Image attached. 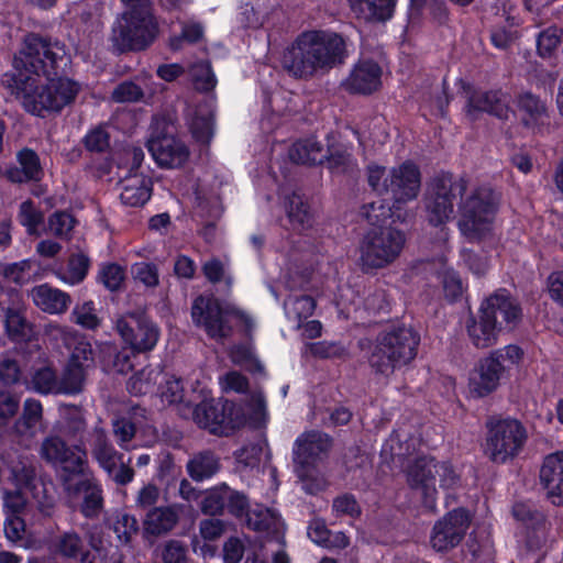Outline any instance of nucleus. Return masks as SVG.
Returning <instances> with one entry per match:
<instances>
[{"label": "nucleus", "mask_w": 563, "mask_h": 563, "mask_svg": "<svg viewBox=\"0 0 563 563\" xmlns=\"http://www.w3.org/2000/svg\"><path fill=\"white\" fill-rule=\"evenodd\" d=\"M186 468L194 481L202 482L218 473L220 460L212 451H201L189 459Z\"/></svg>", "instance_id": "obj_36"}, {"label": "nucleus", "mask_w": 563, "mask_h": 563, "mask_svg": "<svg viewBox=\"0 0 563 563\" xmlns=\"http://www.w3.org/2000/svg\"><path fill=\"white\" fill-rule=\"evenodd\" d=\"M151 197V180L143 175L133 174L121 180L120 199L130 207H142Z\"/></svg>", "instance_id": "obj_29"}, {"label": "nucleus", "mask_w": 563, "mask_h": 563, "mask_svg": "<svg viewBox=\"0 0 563 563\" xmlns=\"http://www.w3.org/2000/svg\"><path fill=\"white\" fill-rule=\"evenodd\" d=\"M405 243L404 232L396 228L371 229L358 244L361 271L369 274L391 265L400 256Z\"/></svg>", "instance_id": "obj_6"}, {"label": "nucleus", "mask_w": 563, "mask_h": 563, "mask_svg": "<svg viewBox=\"0 0 563 563\" xmlns=\"http://www.w3.org/2000/svg\"><path fill=\"white\" fill-rule=\"evenodd\" d=\"M466 331L470 341L477 349H487L498 341L500 330L497 325L479 312L477 318L471 317L466 321Z\"/></svg>", "instance_id": "obj_27"}, {"label": "nucleus", "mask_w": 563, "mask_h": 563, "mask_svg": "<svg viewBox=\"0 0 563 563\" xmlns=\"http://www.w3.org/2000/svg\"><path fill=\"white\" fill-rule=\"evenodd\" d=\"M225 410V405L205 400L195 407L192 416L199 427L216 433L222 426L230 424V422L227 421Z\"/></svg>", "instance_id": "obj_31"}, {"label": "nucleus", "mask_w": 563, "mask_h": 563, "mask_svg": "<svg viewBox=\"0 0 563 563\" xmlns=\"http://www.w3.org/2000/svg\"><path fill=\"white\" fill-rule=\"evenodd\" d=\"M16 159L21 165L20 169L8 170V177L14 183H25L30 180H40L43 176V168L38 155L31 148H22L16 154Z\"/></svg>", "instance_id": "obj_32"}, {"label": "nucleus", "mask_w": 563, "mask_h": 563, "mask_svg": "<svg viewBox=\"0 0 563 563\" xmlns=\"http://www.w3.org/2000/svg\"><path fill=\"white\" fill-rule=\"evenodd\" d=\"M479 312L490 319L501 331L515 329L521 320V308L505 291L492 295L482 303Z\"/></svg>", "instance_id": "obj_18"}, {"label": "nucleus", "mask_w": 563, "mask_h": 563, "mask_svg": "<svg viewBox=\"0 0 563 563\" xmlns=\"http://www.w3.org/2000/svg\"><path fill=\"white\" fill-rule=\"evenodd\" d=\"M518 107L527 114L526 124L543 122L547 117V107L537 96L525 92L519 97Z\"/></svg>", "instance_id": "obj_45"}, {"label": "nucleus", "mask_w": 563, "mask_h": 563, "mask_svg": "<svg viewBox=\"0 0 563 563\" xmlns=\"http://www.w3.org/2000/svg\"><path fill=\"white\" fill-rule=\"evenodd\" d=\"M43 418L42 404L33 398H27L23 404L22 415L15 420L13 429L21 437L32 438Z\"/></svg>", "instance_id": "obj_35"}, {"label": "nucleus", "mask_w": 563, "mask_h": 563, "mask_svg": "<svg viewBox=\"0 0 563 563\" xmlns=\"http://www.w3.org/2000/svg\"><path fill=\"white\" fill-rule=\"evenodd\" d=\"M191 318L197 327L205 329L209 338L223 341L232 334V322L238 319V312L223 307L213 297L199 296L192 302Z\"/></svg>", "instance_id": "obj_13"}, {"label": "nucleus", "mask_w": 563, "mask_h": 563, "mask_svg": "<svg viewBox=\"0 0 563 563\" xmlns=\"http://www.w3.org/2000/svg\"><path fill=\"white\" fill-rule=\"evenodd\" d=\"M68 363L88 372L95 366V355L89 342L80 341L76 344Z\"/></svg>", "instance_id": "obj_61"}, {"label": "nucleus", "mask_w": 563, "mask_h": 563, "mask_svg": "<svg viewBox=\"0 0 563 563\" xmlns=\"http://www.w3.org/2000/svg\"><path fill=\"white\" fill-rule=\"evenodd\" d=\"M419 333L405 325L390 327L367 342V362L375 375L390 377L418 354Z\"/></svg>", "instance_id": "obj_3"}, {"label": "nucleus", "mask_w": 563, "mask_h": 563, "mask_svg": "<svg viewBox=\"0 0 563 563\" xmlns=\"http://www.w3.org/2000/svg\"><path fill=\"white\" fill-rule=\"evenodd\" d=\"M40 456L69 475H84L89 468L88 451L84 443L73 446L59 435L46 437L40 446Z\"/></svg>", "instance_id": "obj_14"}, {"label": "nucleus", "mask_w": 563, "mask_h": 563, "mask_svg": "<svg viewBox=\"0 0 563 563\" xmlns=\"http://www.w3.org/2000/svg\"><path fill=\"white\" fill-rule=\"evenodd\" d=\"M438 462L433 457L417 459L407 470V482L412 489L419 490L424 504L432 507L435 500V474Z\"/></svg>", "instance_id": "obj_19"}, {"label": "nucleus", "mask_w": 563, "mask_h": 563, "mask_svg": "<svg viewBox=\"0 0 563 563\" xmlns=\"http://www.w3.org/2000/svg\"><path fill=\"white\" fill-rule=\"evenodd\" d=\"M563 31L556 26H550L542 31L537 40L538 52L541 56H550L562 41Z\"/></svg>", "instance_id": "obj_59"}, {"label": "nucleus", "mask_w": 563, "mask_h": 563, "mask_svg": "<svg viewBox=\"0 0 563 563\" xmlns=\"http://www.w3.org/2000/svg\"><path fill=\"white\" fill-rule=\"evenodd\" d=\"M18 218L30 235L38 234V227L43 223L44 216L32 200L23 201L20 205Z\"/></svg>", "instance_id": "obj_49"}, {"label": "nucleus", "mask_w": 563, "mask_h": 563, "mask_svg": "<svg viewBox=\"0 0 563 563\" xmlns=\"http://www.w3.org/2000/svg\"><path fill=\"white\" fill-rule=\"evenodd\" d=\"M227 486L211 489L201 500V511L206 515H220L225 507Z\"/></svg>", "instance_id": "obj_62"}, {"label": "nucleus", "mask_w": 563, "mask_h": 563, "mask_svg": "<svg viewBox=\"0 0 563 563\" xmlns=\"http://www.w3.org/2000/svg\"><path fill=\"white\" fill-rule=\"evenodd\" d=\"M413 451V440L406 439L402 441L398 433H393L383 448L384 455H390L391 460L398 459L399 461L409 456Z\"/></svg>", "instance_id": "obj_58"}, {"label": "nucleus", "mask_w": 563, "mask_h": 563, "mask_svg": "<svg viewBox=\"0 0 563 563\" xmlns=\"http://www.w3.org/2000/svg\"><path fill=\"white\" fill-rule=\"evenodd\" d=\"M78 487L84 490L80 511L84 517L93 519L99 517L103 509V490L96 479H84Z\"/></svg>", "instance_id": "obj_38"}, {"label": "nucleus", "mask_w": 563, "mask_h": 563, "mask_svg": "<svg viewBox=\"0 0 563 563\" xmlns=\"http://www.w3.org/2000/svg\"><path fill=\"white\" fill-rule=\"evenodd\" d=\"M327 153L317 140L308 139L296 142L289 151V157L292 162L299 164H321L328 158L331 167L344 165L350 159V155L339 154L328 157Z\"/></svg>", "instance_id": "obj_23"}, {"label": "nucleus", "mask_w": 563, "mask_h": 563, "mask_svg": "<svg viewBox=\"0 0 563 563\" xmlns=\"http://www.w3.org/2000/svg\"><path fill=\"white\" fill-rule=\"evenodd\" d=\"M523 351L515 344L494 350L481 358L468 377V391L475 398H484L500 385L505 372L518 365Z\"/></svg>", "instance_id": "obj_8"}, {"label": "nucleus", "mask_w": 563, "mask_h": 563, "mask_svg": "<svg viewBox=\"0 0 563 563\" xmlns=\"http://www.w3.org/2000/svg\"><path fill=\"white\" fill-rule=\"evenodd\" d=\"M31 297L38 309L51 314L66 312L71 303V298L67 292L53 288L47 284L34 287L31 290Z\"/></svg>", "instance_id": "obj_26"}, {"label": "nucleus", "mask_w": 563, "mask_h": 563, "mask_svg": "<svg viewBox=\"0 0 563 563\" xmlns=\"http://www.w3.org/2000/svg\"><path fill=\"white\" fill-rule=\"evenodd\" d=\"M508 97L499 90L475 91L468 98L467 113L473 115L476 111L487 112L499 119H508L510 109Z\"/></svg>", "instance_id": "obj_25"}, {"label": "nucleus", "mask_w": 563, "mask_h": 563, "mask_svg": "<svg viewBox=\"0 0 563 563\" xmlns=\"http://www.w3.org/2000/svg\"><path fill=\"white\" fill-rule=\"evenodd\" d=\"M159 373L153 368H143L128 380V390L135 395H145L152 391Z\"/></svg>", "instance_id": "obj_51"}, {"label": "nucleus", "mask_w": 563, "mask_h": 563, "mask_svg": "<svg viewBox=\"0 0 563 563\" xmlns=\"http://www.w3.org/2000/svg\"><path fill=\"white\" fill-rule=\"evenodd\" d=\"M73 321L88 330H95L100 325V319L96 313V308L92 301H86L82 305H77L71 311Z\"/></svg>", "instance_id": "obj_57"}, {"label": "nucleus", "mask_w": 563, "mask_h": 563, "mask_svg": "<svg viewBox=\"0 0 563 563\" xmlns=\"http://www.w3.org/2000/svg\"><path fill=\"white\" fill-rule=\"evenodd\" d=\"M178 518V511L174 506L154 507L144 519V530L155 537L162 536L176 526Z\"/></svg>", "instance_id": "obj_33"}, {"label": "nucleus", "mask_w": 563, "mask_h": 563, "mask_svg": "<svg viewBox=\"0 0 563 563\" xmlns=\"http://www.w3.org/2000/svg\"><path fill=\"white\" fill-rule=\"evenodd\" d=\"M115 329L123 342L136 353L153 350L159 338L156 324L141 311L120 316L115 320Z\"/></svg>", "instance_id": "obj_15"}, {"label": "nucleus", "mask_w": 563, "mask_h": 563, "mask_svg": "<svg viewBox=\"0 0 563 563\" xmlns=\"http://www.w3.org/2000/svg\"><path fill=\"white\" fill-rule=\"evenodd\" d=\"M349 56L347 40L328 30L300 33L283 52V69L296 79H311L343 65Z\"/></svg>", "instance_id": "obj_1"}, {"label": "nucleus", "mask_w": 563, "mask_h": 563, "mask_svg": "<svg viewBox=\"0 0 563 563\" xmlns=\"http://www.w3.org/2000/svg\"><path fill=\"white\" fill-rule=\"evenodd\" d=\"M465 189L467 179L464 177H454L452 174L433 177L424 194L428 221L435 227L448 222L453 217L456 198H461Z\"/></svg>", "instance_id": "obj_10"}, {"label": "nucleus", "mask_w": 563, "mask_h": 563, "mask_svg": "<svg viewBox=\"0 0 563 563\" xmlns=\"http://www.w3.org/2000/svg\"><path fill=\"white\" fill-rule=\"evenodd\" d=\"M157 34L152 10L124 11L112 25L110 42L118 53L139 52L148 47Z\"/></svg>", "instance_id": "obj_7"}, {"label": "nucleus", "mask_w": 563, "mask_h": 563, "mask_svg": "<svg viewBox=\"0 0 563 563\" xmlns=\"http://www.w3.org/2000/svg\"><path fill=\"white\" fill-rule=\"evenodd\" d=\"M471 518L464 509H454L438 520L430 536V544L438 552L449 551L461 543Z\"/></svg>", "instance_id": "obj_16"}, {"label": "nucleus", "mask_w": 563, "mask_h": 563, "mask_svg": "<svg viewBox=\"0 0 563 563\" xmlns=\"http://www.w3.org/2000/svg\"><path fill=\"white\" fill-rule=\"evenodd\" d=\"M99 279L106 288L115 291L120 289L125 279V271L118 264L109 263L101 267Z\"/></svg>", "instance_id": "obj_60"}, {"label": "nucleus", "mask_w": 563, "mask_h": 563, "mask_svg": "<svg viewBox=\"0 0 563 563\" xmlns=\"http://www.w3.org/2000/svg\"><path fill=\"white\" fill-rule=\"evenodd\" d=\"M382 67L372 59H362L354 65L342 86L351 93L371 95L382 86Z\"/></svg>", "instance_id": "obj_20"}, {"label": "nucleus", "mask_w": 563, "mask_h": 563, "mask_svg": "<svg viewBox=\"0 0 563 563\" xmlns=\"http://www.w3.org/2000/svg\"><path fill=\"white\" fill-rule=\"evenodd\" d=\"M66 56L65 45L36 33L25 35L22 47L14 56L15 74L11 77H26L35 80L41 76H56Z\"/></svg>", "instance_id": "obj_5"}, {"label": "nucleus", "mask_w": 563, "mask_h": 563, "mask_svg": "<svg viewBox=\"0 0 563 563\" xmlns=\"http://www.w3.org/2000/svg\"><path fill=\"white\" fill-rule=\"evenodd\" d=\"M10 479L18 488H26L42 507L51 508L53 498L46 493L42 483L36 478L35 466L27 460L20 459L10 465Z\"/></svg>", "instance_id": "obj_22"}, {"label": "nucleus", "mask_w": 563, "mask_h": 563, "mask_svg": "<svg viewBox=\"0 0 563 563\" xmlns=\"http://www.w3.org/2000/svg\"><path fill=\"white\" fill-rule=\"evenodd\" d=\"M512 515L516 520L520 521L528 533L531 532L537 543L545 539L547 521L542 512L538 511L530 504L516 503L512 507Z\"/></svg>", "instance_id": "obj_34"}, {"label": "nucleus", "mask_w": 563, "mask_h": 563, "mask_svg": "<svg viewBox=\"0 0 563 563\" xmlns=\"http://www.w3.org/2000/svg\"><path fill=\"white\" fill-rule=\"evenodd\" d=\"M53 552L65 560H79L86 563L89 550L82 537L74 530L58 534L52 543Z\"/></svg>", "instance_id": "obj_28"}, {"label": "nucleus", "mask_w": 563, "mask_h": 563, "mask_svg": "<svg viewBox=\"0 0 563 563\" xmlns=\"http://www.w3.org/2000/svg\"><path fill=\"white\" fill-rule=\"evenodd\" d=\"M421 174L419 168L409 162L391 168L383 183V189L390 194L395 203H407L415 200L420 191Z\"/></svg>", "instance_id": "obj_17"}, {"label": "nucleus", "mask_w": 563, "mask_h": 563, "mask_svg": "<svg viewBox=\"0 0 563 563\" xmlns=\"http://www.w3.org/2000/svg\"><path fill=\"white\" fill-rule=\"evenodd\" d=\"M147 147L155 162L162 167H179L189 157L187 146L181 141L167 134L152 136Z\"/></svg>", "instance_id": "obj_21"}, {"label": "nucleus", "mask_w": 563, "mask_h": 563, "mask_svg": "<svg viewBox=\"0 0 563 563\" xmlns=\"http://www.w3.org/2000/svg\"><path fill=\"white\" fill-rule=\"evenodd\" d=\"M111 431L120 449L130 450V442L136 434V427L126 417H117L111 421Z\"/></svg>", "instance_id": "obj_52"}, {"label": "nucleus", "mask_w": 563, "mask_h": 563, "mask_svg": "<svg viewBox=\"0 0 563 563\" xmlns=\"http://www.w3.org/2000/svg\"><path fill=\"white\" fill-rule=\"evenodd\" d=\"M396 0H349L350 8L358 19L382 22L393 15Z\"/></svg>", "instance_id": "obj_30"}, {"label": "nucleus", "mask_w": 563, "mask_h": 563, "mask_svg": "<svg viewBox=\"0 0 563 563\" xmlns=\"http://www.w3.org/2000/svg\"><path fill=\"white\" fill-rule=\"evenodd\" d=\"M76 220L66 211H56L48 218V231L60 239H69V233L74 229Z\"/></svg>", "instance_id": "obj_56"}, {"label": "nucleus", "mask_w": 563, "mask_h": 563, "mask_svg": "<svg viewBox=\"0 0 563 563\" xmlns=\"http://www.w3.org/2000/svg\"><path fill=\"white\" fill-rule=\"evenodd\" d=\"M112 530L121 543L128 544L139 531L137 520L132 515L119 511L113 517Z\"/></svg>", "instance_id": "obj_47"}, {"label": "nucleus", "mask_w": 563, "mask_h": 563, "mask_svg": "<svg viewBox=\"0 0 563 563\" xmlns=\"http://www.w3.org/2000/svg\"><path fill=\"white\" fill-rule=\"evenodd\" d=\"M203 26L198 22H185L181 26V33L175 35L169 41L173 51L183 48L184 43L194 44L202 40Z\"/></svg>", "instance_id": "obj_55"}, {"label": "nucleus", "mask_w": 563, "mask_h": 563, "mask_svg": "<svg viewBox=\"0 0 563 563\" xmlns=\"http://www.w3.org/2000/svg\"><path fill=\"white\" fill-rule=\"evenodd\" d=\"M144 97L143 88L132 80L120 82L111 92V99L118 103L140 102L144 100Z\"/></svg>", "instance_id": "obj_50"}, {"label": "nucleus", "mask_w": 563, "mask_h": 563, "mask_svg": "<svg viewBox=\"0 0 563 563\" xmlns=\"http://www.w3.org/2000/svg\"><path fill=\"white\" fill-rule=\"evenodd\" d=\"M540 481L553 503L563 498V451L545 456L541 470Z\"/></svg>", "instance_id": "obj_24"}, {"label": "nucleus", "mask_w": 563, "mask_h": 563, "mask_svg": "<svg viewBox=\"0 0 563 563\" xmlns=\"http://www.w3.org/2000/svg\"><path fill=\"white\" fill-rule=\"evenodd\" d=\"M0 310L5 312L4 327L10 340L14 342L27 341L33 335V327L16 309L4 307L0 301Z\"/></svg>", "instance_id": "obj_39"}, {"label": "nucleus", "mask_w": 563, "mask_h": 563, "mask_svg": "<svg viewBox=\"0 0 563 563\" xmlns=\"http://www.w3.org/2000/svg\"><path fill=\"white\" fill-rule=\"evenodd\" d=\"M284 306L288 319L297 321L298 327H301V322L313 313L316 301L310 296H291Z\"/></svg>", "instance_id": "obj_44"}, {"label": "nucleus", "mask_w": 563, "mask_h": 563, "mask_svg": "<svg viewBox=\"0 0 563 563\" xmlns=\"http://www.w3.org/2000/svg\"><path fill=\"white\" fill-rule=\"evenodd\" d=\"M390 207L380 199L366 203L362 208V216L372 225H378L385 222L390 217Z\"/></svg>", "instance_id": "obj_64"}, {"label": "nucleus", "mask_w": 563, "mask_h": 563, "mask_svg": "<svg viewBox=\"0 0 563 563\" xmlns=\"http://www.w3.org/2000/svg\"><path fill=\"white\" fill-rule=\"evenodd\" d=\"M8 87L24 109L44 118L47 113H58L71 104L80 91V85L66 77L47 78L46 85H40L38 78L10 77Z\"/></svg>", "instance_id": "obj_2"}, {"label": "nucleus", "mask_w": 563, "mask_h": 563, "mask_svg": "<svg viewBox=\"0 0 563 563\" xmlns=\"http://www.w3.org/2000/svg\"><path fill=\"white\" fill-rule=\"evenodd\" d=\"M190 131L197 142L201 144H208L213 136L212 113L197 112L190 121Z\"/></svg>", "instance_id": "obj_53"}, {"label": "nucleus", "mask_w": 563, "mask_h": 563, "mask_svg": "<svg viewBox=\"0 0 563 563\" xmlns=\"http://www.w3.org/2000/svg\"><path fill=\"white\" fill-rule=\"evenodd\" d=\"M332 448V439L324 432L310 430L301 433L295 441L292 460L302 489L316 494L323 489L324 481L314 477V465L328 455Z\"/></svg>", "instance_id": "obj_9"}, {"label": "nucleus", "mask_w": 563, "mask_h": 563, "mask_svg": "<svg viewBox=\"0 0 563 563\" xmlns=\"http://www.w3.org/2000/svg\"><path fill=\"white\" fill-rule=\"evenodd\" d=\"M27 387L41 395H59L58 375L51 366L35 368L27 383Z\"/></svg>", "instance_id": "obj_42"}, {"label": "nucleus", "mask_w": 563, "mask_h": 563, "mask_svg": "<svg viewBox=\"0 0 563 563\" xmlns=\"http://www.w3.org/2000/svg\"><path fill=\"white\" fill-rule=\"evenodd\" d=\"M87 430V421L84 411L75 406L68 407L64 416L63 432L70 440L82 437Z\"/></svg>", "instance_id": "obj_46"}, {"label": "nucleus", "mask_w": 563, "mask_h": 563, "mask_svg": "<svg viewBox=\"0 0 563 563\" xmlns=\"http://www.w3.org/2000/svg\"><path fill=\"white\" fill-rule=\"evenodd\" d=\"M90 267V258L81 251L73 253L64 269L56 273L59 280L70 286L78 285L86 278Z\"/></svg>", "instance_id": "obj_41"}, {"label": "nucleus", "mask_w": 563, "mask_h": 563, "mask_svg": "<svg viewBox=\"0 0 563 563\" xmlns=\"http://www.w3.org/2000/svg\"><path fill=\"white\" fill-rule=\"evenodd\" d=\"M247 527L263 533H278L282 528L279 516L272 509L256 506L247 512Z\"/></svg>", "instance_id": "obj_40"}, {"label": "nucleus", "mask_w": 563, "mask_h": 563, "mask_svg": "<svg viewBox=\"0 0 563 563\" xmlns=\"http://www.w3.org/2000/svg\"><path fill=\"white\" fill-rule=\"evenodd\" d=\"M230 360L233 364L244 367L252 373H263L264 367L256 358L253 351L245 345H236L230 350Z\"/></svg>", "instance_id": "obj_54"}, {"label": "nucleus", "mask_w": 563, "mask_h": 563, "mask_svg": "<svg viewBox=\"0 0 563 563\" xmlns=\"http://www.w3.org/2000/svg\"><path fill=\"white\" fill-rule=\"evenodd\" d=\"M285 208L292 230L301 232L312 227L313 218L302 196L296 192L288 196Z\"/></svg>", "instance_id": "obj_37"}, {"label": "nucleus", "mask_w": 563, "mask_h": 563, "mask_svg": "<svg viewBox=\"0 0 563 563\" xmlns=\"http://www.w3.org/2000/svg\"><path fill=\"white\" fill-rule=\"evenodd\" d=\"M528 434L516 419L490 420L487 423L485 454L498 464L516 457L525 446Z\"/></svg>", "instance_id": "obj_11"}, {"label": "nucleus", "mask_w": 563, "mask_h": 563, "mask_svg": "<svg viewBox=\"0 0 563 563\" xmlns=\"http://www.w3.org/2000/svg\"><path fill=\"white\" fill-rule=\"evenodd\" d=\"M90 455L108 477L119 486H125L134 479L135 472L124 462L110 440L106 429L95 427L90 432Z\"/></svg>", "instance_id": "obj_12"}, {"label": "nucleus", "mask_w": 563, "mask_h": 563, "mask_svg": "<svg viewBox=\"0 0 563 563\" xmlns=\"http://www.w3.org/2000/svg\"><path fill=\"white\" fill-rule=\"evenodd\" d=\"M189 74L197 90L210 91L216 87L217 79L208 62L201 60L192 64Z\"/></svg>", "instance_id": "obj_48"}, {"label": "nucleus", "mask_w": 563, "mask_h": 563, "mask_svg": "<svg viewBox=\"0 0 563 563\" xmlns=\"http://www.w3.org/2000/svg\"><path fill=\"white\" fill-rule=\"evenodd\" d=\"M87 372L68 363L60 377L58 376L59 393L63 395H77L84 390Z\"/></svg>", "instance_id": "obj_43"}, {"label": "nucleus", "mask_w": 563, "mask_h": 563, "mask_svg": "<svg viewBox=\"0 0 563 563\" xmlns=\"http://www.w3.org/2000/svg\"><path fill=\"white\" fill-rule=\"evenodd\" d=\"M161 558L164 563H187V547L179 540H168L162 545Z\"/></svg>", "instance_id": "obj_63"}, {"label": "nucleus", "mask_w": 563, "mask_h": 563, "mask_svg": "<svg viewBox=\"0 0 563 563\" xmlns=\"http://www.w3.org/2000/svg\"><path fill=\"white\" fill-rule=\"evenodd\" d=\"M501 196L489 185L471 186L461 195L457 203V227L470 242L486 241L494 235L495 219Z\"/></svg>", "instance_id": "obj_4"}]
</instances>
